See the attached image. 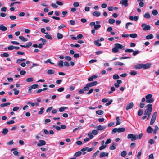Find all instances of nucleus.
Returning a JSON list of instances; mask_svg holds the SVG:
<instances>
[{
	"label": "nucleus",
	"instance_id": "nucleus-1",
	"mask_svg": "<svg viewBox=\"0 0 159 159\" xmlns=\"http://www.w3.org/2000/svg\"><path fill=\"white\" fill-rule=\"evenodd\" d=\"M125 49L124 46L119 43L114 44V47L112 49V51L114 53H116L119 51V49L123 50Z\"/></svg>",
	"mask_w": 159,
	"mask_h": 159
},
{
	"label": "nucleus",
	"instance_id": "nucleus-2",
	"mask_svg": "<svg viewBox=\"0 0 159 159\" xmlns=\"http://www.w3.org/2000/svg\"><path fill=\"white\" fill-rule=\"evenodd\" d=\"M147 109L144 111V114H146L147 113L149 114H151L152 111V105L151 104H148L146 106Z\"/></svg>",
	"mask_w": 159,
	"mask_h": 159
},
{
	"label": "nucleus",
	"instance_id": "nucleus-3",
	"mask_svg": "<svg viewBox=\"0 0 159 159\" xmlns=\"http://www.w3.org/2000/svg\"><path fill=\"white\" fill-rule=\"evenodd\" d=\"M127 138L131 139V141H133L136 140L138 139V136L137 135H134L132 134H130L128 135Z\"/></svg>",
	"mask_w": 159,
	"mask_h": 159
},
{
	"label": "nucleus",
	"instance_id": "nucleus-4",
	"mask_svg": "<svg viewBox=\"0 0 159 159\" xmlns=\"http://www.w3.org/2000/svg\"><path fill=\"white\" fill-rule=\"evenodd\" d=\"M157 114V112H155L153 114L150 122V124L151 125H152L154 123L156 120Z\"/></svg>",
	"mask_w": 159,
	"mask_h": 159
},
{
	"label": "nucleus",
	"instance_id": "nucleus-5",
	"mask_svg": "<svg viewBox=\"0 0 159 159\" xmlns=\"http://www.w3.org/2000/svg\"><path fill=\"white\" fill-rule=\"evenodd\" d=\"M89 25L91 27H92L94 26V29L95 30H97L100 28L101 27V25L99 24H95V22H91L90 23Z\"/></svg>",
	"mask_w": 159,
	"mask_h": 159
},
{
	"label": "nucleus",
	"instance_id": "nucleus-6",
	"mask_svg": "<svg viewBox=\"0 0 159 159\" xmlns=\"http://www.w3.org/2000/svg\"><path fill=\"white\" fill-rule=\"evenodd\" d=\"M141 26L142 27H143V30L144 31L149 30L151 28V27L150 25H147L145 23L142 24Z\"/></svg>",
	"mask_w": 159,
	"mask_h": 159
},
{
	"label": "nucleus",
	"instance_id": "nucleus-7",
	"mask_svg": "<svg viewBox=\"0 0 159 159\" xmlns=\"http://www.w3.org/2000/svg\"><path fill=\"white\" fill-rule=\"evenodd\" d=\"M38 87L39 85L38 84H33L30 86H29L28 88V92L29 93H31V90L32 89H36L38 88Z\"/></svg>",
	"mask_w": 159,
	"mask_h": 159
},
{
	"label": "nucleus",
	"instance_id": "nucleus-8",
	"mask_svg": "<svg viewBox=\"0 0 159 159\" xmlns=\"http://www.w3.org/2000/svg\"><path fill=\"white\" fill-rule=\"evenodd\" d=\"M106 128L105 126H102L101 125H99L98 126L95 127V128H96L98 131H102L104 130Z\"/></svg>",
	"mask_w": 159,
	"mask_h": 159
},
{
	"label": "nucleus",
	"instance_id": "nucleus-9",
	"mask_svg": "<svg viewBox=\"0 0 159 159\" xmlns=\"http://www.w3.org/2000/svg\"><path fill=\"white\" fill-rule=\"evenodd\" d=\"M120 3L123 5H124L125 7H126L128 5V1L126 0H120Z\"/></svg>",
	"mask_w": 159,
	"mask_h": 159
},
{
	"label": "nucleus",
	"instance_id": "nucleus-10",
	"mask_svg": "<svg viewBox=\"0 0 159 159\" xmlns=\"http://www.w3.org/2000/svg\"><path fill=\"white\" fill-rule=\"evenodd\" d=\"M134 107V104L132 102H130L129 103H128L126 107V109L127 110H128L129 109L132 108Z\"/></svg>",
	"mask_w": 159,
	"mask_h": 159
},
{
	"label": "nucleus",
	"instance_id": "nucleus-11",
	"mask_svg": "<svg viewBox=\"0 0 159 159\" xmlns=\"http://www.w3.org/2000/svg\"><path fill=\"white\" fill-rule=\"evenodd\" d=\"M142 68L144 69H147L150 68L151 66V64L149 63H147L146 64H144L142 63Z\"/></svg>",
	"mask_w": 159,
	"mask_h": 159
},
{
	"label": "nucleus",
	"instance_id": "nucleus-12",
	"mask_svg": "<svg viewBox=\"0 0 159 159\" xmlns=\"http://www.w3.org/2000/svg\"><path fill=\"white\" fill-rule=\"evenodd\" d=\"M117 145V144L115 142H113L112 143V145L110 146L109 147V149L110 150H114L116 148L115 146Z\"/></svg>",
	"mask_w": 159,
	"mask_h": 159
},
{
	"label": "nucleus",
	"instance_id": "nucleus-13",
	"mask_svg": "<svg viewBox=\"0 0 159 159\" xmlns=\"http://www.w3.org/2000/svg\"><path fill=\"white\" fill-rule=\"evenodd\" d=\"M134 68L136 69H139L142 68V63L138 64L134 66Z\"/></svg>",
	"mask_w": 159,
	"mask_h": 159
},
{
	"label": "nucleus",
	"instance_id": "nucleus-14",
	"mask_svg": "<svg viewBox=\"0 0 159 159\" xmlns=\"http://www.w3.org/2000/svg\"><path fill=\"white\" fill-rule=\"evenodd\" d=\"M97 83H98L97 81H94L91 83H88L87 84L90 87L96 85L97 84Z\"/></svg>",
	"mask_w": 159,
	"mask_h": 159
},
{
	"label": "nucleus",
	"instance_id": "nucleus-15",
	"mask_svg": "<svg viewBox=\"0 0 159 159\" xmlns=\"http://www.w3.org/2000/svg\"><path fill=\"white\" fill-rule=\"evenodd\" d=\"M46 144V142L44 140H40L39 141V143L37 144V146H41Z\"/></svg>",
	"mask_w": 159,
	"mask_h": 159
},
{
	"label": "nucleus",
	"instance_id": "nucleus-16",
	"mask_svg": "<svg viewBox=\"0 0 159 159\" xmlns=\"http://www.w3.org/2000/svg\"><path fill=\"white\" fill-rule=\"evenodd\" d=\"M109 153L107 152H101L99 155V157L100 158L103 157L105 156H107Z\"/></svg>",
	"mask_w": 159,
	"mask_h": 159
},
{
	"label": "nucleus",
	"instance_id": "nucleus-17",
	"mask_svg": "<svg viewBox=\"0 0 159 159\" xmlns=\"http://www.w3.org/2000/svg\"><path fill=\"white\" fill-rule=\"evenodd\" d=\"M32 45V43L31 42H29L28 43H27L26 45H20V46L21 47H24L25 48H28L30 46H31Z\"/></svg>",
	"mask_w": 159,
	"mask_h": 159
},
{
	"label": "nucleus",
	"instance_id": "nucleus-18",
	"mask_svg": "<svg viewBox=\"0 0 159 159\" xmlns=\"http://www.w3.org/2000/svg\"><path fill=\"white\" fill-rule=\"evenodd\" d=\"M93 15L95 16L98 17L100 16L101 13L98 11H96L93 13Z\"/></svg>",
	"mask_w": 159,
	"mask_h": 159
},
{
	"label": "nucleus",
	"instance_id": "nucleus-19",
	"mask_svg": "<svg viewBox=\"0 0 159 159\" xmlns=\"http://www.w3.org/2000/svg\"><path fill=\"white\" fill-rule=\"evenodd\" d=\"M0 30L2 31H5L7 30V28L2 25H0Z\"/></svg>",
	"mask_w": 159,
	"mask_h": 159
},
{
	"label": "nucleus",
	"instance_id": "nucleus-20",
	"mask_svg": "<svg viewBox=\"0 0 159 159\" xmlns=\"http://www.w3.org/2000/svg\"><path fill=\"white\" fill-rule=\"evenodd\" d=\"M116 125H118L121 123V120L118 116L116 117Z\"/></svg>",
	"mask_w": 159,
	"mask_h": 159
},
{
	"label": "nucleus",
	"instance_id": "nucleus-21",
	"mask_svg": "<svg viewBox=\"0 0 159 159\" xmlns=\"http://www.w3.org/2000/svg\"><path fill=\"white\" fill-rule=\"evenodd\" d=\"M57 39H62L63 37L62 34L59 33H57Z\"/></svg>",
	"mask_w": 159,
	"mask_h": 159
},
{
	"label": "nucleus",
	"instance_id": "nucleus-22",
	"mask_svg": "<svg viewBox=\"0 0 159 159\" xmlns=\"http://www.w3.org/2000/svg\"><path fill=\"white\" fill-rule=\"evenodd\" d=\"M153 35L152 34H151L146 36L145 37V38L147 39H150L153 38Z\"/></svg>",
	"mask_w": 159,
	"mask_h": 159
},
{
	"label": "nucleus",
	"instance_id": "nucleus-23",
	"mask_svg": "<svg viewBox=\"0 0 159 159\" xmlns=\"http://www.w3.org/2000/svg\"><path fill=\"white\" fill-rule=\"evenodd\" d=\"M153 131V129L150 126L148 127L147 129V132L148 133H151Z\"/></svg>",
	"mask_w": 159,
	"mask_h": 159
},
{
	"label": "nucleus",
	"instance_id": "nucleus-24",
	"mask_svg": "<svg viewBox=\"0 0 159 159\" xmlns=\"http://www.w3.org/2000/svg\"><path fill=\"white\" fill-rule=\"evenodd\" d=\"M8 130L6 128H4L2 132V134L3 135H6L8 132Z\"/></svg>",
	"mask_w": 159,
	"mask_h": 159
},
{
	"label": "nucleus",
	"instance_id": "nucleus-25",
	"mask_svg": "<svg viewBox=\"0 0 159 159\" xmlns=\"http://www.w3.org/2000/svg\"><path fill=\"white\" fill-rule=\"evenodd\" d=\"M144 17L146 19H149L151 16L149 12L146 13L144 15Z\"/></svg>",
	"mask_w": 159,
	"mask_h": 159
},
{
	"label": "nucleus",
	"instance_id": "nucleus-26",
	"mask_svg": "<svg viewBox=\"0 0 159 159\" xmlns=\"http://www.w3.org/2000/svg\"><path fill=\"white\" fill-rule=\"evenodd\" d=\"M117 130L118 133L123 132L125 131V129L124 127L119 128H117Z\"/></svg>",
	"mask_w": 159,
	"mask_h": 159
},
{
	"label": "nucleus",
	"instance_id": "nucleus-27",
	"mask_svg": "<svg viewBox=\"0 0 159 159\" xmlns=\"http://www.w3.org/2000/svg\"><path fill=\"white\" fill-rule=\"evenodd\" d=\"M19 38L23 42H26L28 41L27 39L23 36H19Z\"/></svg>",
	"mask_w": 159,
	"mask_h": 159
},
{
	"label": "nucleus",
	"instance_id": "nucleus-28",
	"mask_svg": "<svg viewBox=\"0 0 159 159\" xmlns=\"http://www.w3.org/2000/svg\"><path fill=\"white\" fill-rule=\"evenodd\" d=\"M129 35L130 37L132 38H135L137 37V34L135 33L131 34Z\"/></svg>",
	"mask_w": 159,
	"mask_h": 159
},
{
	"label": "nucleus",
	"instance_id": "nucleus-29",
	"mask_svg": "<svg viewBox=\"0 0 159 159\" xmlns=\"http://www.w3.org/2000/svg\"><path fill=\"white\" fill-rule=\"evenodd\" d=\"M47 73L50 75L53 74L55 73V71L53 70L50 69L47 71Z\"/></svg>",
	"mask_w": 159,
	"mask_h": 159
},
{
	"label": "nucleus",
	"instance_id": "nucleus-30",
	"mask_svg": "<svg viewBox=\"0 0 159 159\" xmlns=\"http://www.w3.org/2000/svg\"><path fill=\"white\" fill-rule=\"evenodd\" d=\"M63 61L62 60H60L58 63V66L60 68H62L63 66Z\"/></svg>",
	"mask_w": 159,
	"mask_h": 159
},
{
	"label": "nucleus",
	"instance_id": "nucleus-31",
	"mask_svg": "<svg viewBox=\"0 0 159 159\" xmlns=\"http://www.w3.org/2000/svg\"><path fill=\"white\" fill-rule=\"evenodd\" d=\"M82 154L81 151H79L76 152L74 155V156L75 157L80 156Z\"/></svg>",
	"mask_w": 159,
	"mask_h": 159
},
{
	"label": "nucleus",
	"instance_id": "nucleus-32",
	"mask_svg": "<svg viewBox=\"0 0 159 159\" xmlns=\"http://www.w3.org/2000/svg\"><path fill=\"white\" fill-rule=\"evenodd\" d=\"M11 104L10 102H7L4 103H2L0 105L1 107H4L8 105H9Z\"/></svg>",
	"mask_w": 159,
	"mask_h": 159
},
{
	"label": "nucleus",
	"instance_id": "nucleus-33",
	"mask_svg": "<svg viewBox=\"0 0 159 159\" xmlns=\"http://www.w3.org/2000/svg\"><path fill=\"white\" fill-rule=\"evenodd\" d=\"M67 108L66 107H62L59 109V111L61 112H63L65 109H67Z\"/></svg>",
	"mask_w": 159,
	"mask_h": 159
},
{
	"label": "nucleus",
	"instance_id": "nucleus-34",
	"mask_svg": "<svg viewBox=\"0 0 159 159\" xmlns=\"http://www.w3.org/2000/svg\"><path fill=\"white\" fill-rule=\"evenodd\" d=\"M25 59H18L16 61V63L18 64L22 62L25 61Z\"/></svg>",
	"mask_w": 159,
	"mask_h": 159
},
{
	"label": "nucleus",
	"instance_id": "nucleus-35",
	"mask_svg": "<svg viewBox=\"0 0 159 159\" xmlns=\"http://www.w3.org/2000/svg\"><path fill=\"white\" fill-rule=\"evenodd\" d=\"M96 113L97 114H98L99 115H101L103 114L104 112L102 110H100L97 111H96Z\"/></svg>",
	"mask_w": 159,
	"mask_h": 159
},
{
	"label": "nucleus",
	"instance_id": "nucleus-36",
	"mask_svg": "<svg viewBox=\"0 0 159 159\" xmlns=\"http://www.w3.org/2000/svg\"><path fill=\"white\" fill-rule=\"evenodd\" d=\"M46 34L45 36V37L47 39H52V38L51 37V36L49 34H48V33L47 34Z\"/></svg>",
	"mask_w": 159,
	"mask_h": 159
},
{
	"label": "nucleus",
	"instance_id": "nucleus-37",
	"mask_svg": "<svg viewBox=\"0 0 159 159\" xmlns=\"http://www.w3.org/2000/svg\"><path fill=\"white\" fill-rule=\"evenodd\" d=\"M44 63L45 64H47L48 63H49L51 64H54V63L52 62L51 61V60L50 59H48L47 60L45 61H44Z\"/></svg>",
	"mask_w": 159,
	"mask_h": 159
},
{
	"label": "nucleus",
	"instance_id": "nucleus-38",
	"mask_svg": "<svg viewBox=\"0 0 159 159\" xmlns=\"http://www.w3.org/2000/svg\"><path fill=\"white\" fill-rule=\"evenodd\" d=\"M99 41L98 40V39L97 40L95 41L94 42V43L95 45H96L100 46L101 45V44L99 43Z\"/></svg>",
	"mask_w": 159,
	"mask_h": 159
},
{
	"label": "nucleus",
	"instance_id": "nucleus-39",
	"mask_svg": "<svg viewBox=\"0 0 159 159\" xmlns=\"http://www.w3.org/2000/svg\"><path fill=\"white\" fill-rule=\"evenodd\" d=\"M109 23L110 24H113L115 22V20L113 19H110L108 20Z\"/></svg>",
	"mask_w": 159,
	"mask_h": 159
},
{
	"label": "nucleus",
	"instance_id": "nucleus-40",
	"mask_svg": "<svg viewBox=\"0 0 159 159\" xmlns=\"http://www.w3.org/2000/svg\"><path fill=\"white\" fill-rule=\"evenodd\" d=\"M114 64L115 66L117 65H120V66H123L124 65V63L121 62H115L114 63Z\"/></svg>",
	"mask_w": 159,
	"mask_h": 159
},
{
	"label": "nucleus",
	"instance_id": "nucleus-41",
	"mask_svg": "<svg viewBox=\"0 0 159 159\" xmlns=\"http://www.w3.org/2000/svg\"><path fill=\"white\" fill-rule=\"evenodd\" d=\"M127 154V153L126 151H123L121 153V156L122 157H125Z\"/></svg>",
	"mask_w": 159,
	"mask_h": 159
},
{
	"label": "nucleus",
	"instance_id": "nucleus-42",
	"mask_svg": "<svg viewBox=\"0 0 159 159\" xmlns=\"http://www.w3.org/2000/svg\"><path fill=\"white\" fill-rule=\"evenodd\" d=\"M125 52L131 53L134 52V50L132 49H126L125 51Z\"/></svg>",
	"mask_w": 159,
	"mask_h": 159
},
{
	"label": "nucleus",
	"instance_id": "nucleus-43",
	"mask_svg": "<svg viewBox=\"0 0 159 159\" xmlns=\"http://www.w3.org/2000/svg\"><path fill=\"white\" fill-rule=\"evenodd\" d=\"M154 99L152 98H151L150 99L146 100V102L147 103H152L154 102Z\"/></svg>",
	"mask_w": 159,
	"mask_h": 159
},
{
	"label": "nucleus",
	"instance_id": "nucleus-44",
	"mask_svg": "<svg viewBox=\"0 0 159 159\" xmlns=\"http://www.w3.org/2000/svg\"><path fill=\"white\" fill-rule=\"evenodd\" d=\"M148 143L150 144H153L155 143V141L153 139H151L149 140Z\"/></svg>",
	"mask_w": 159,
	"mask_h": 159
},
{
	"label": "nucleus",
	"instance_id": "nucleus-45",
	"mask_svg": "<svg viewBox=\"0 0 159 159\" xmlns=\"http://www.w3.org/2000/svg\"><path fill=\"white\" fill-rule=\"evenodd\" d=\"M143 114V111L141 109H139V110L138 113V115L139 116H141Z\"/></svg>",
	"mask_w": 159,
	"mask_h": 159
},
{
	"label": "nucleus",
	"instance_id": "nucleus-46",
	"mask_svg": "<svg viewBox=\"0 0 159 159\" xmlns=\"http://www.w3.org/2000/svg\"><path fill=\"white\" fill-rule=\"evenodd\" d=\"M137 74V72L136 71L133 70L130 73V74L131 75L134 76L135 75Z\"/></svg>",
	"mask_w": 159,
	"mask_h": 159
},
{
	"label": "nucleus",
	"instance_id": "nucleus-47",
	"mask_svg": "<svg viewBox=\"0 0 159 159\" xmlns=\"http://www.w3.org/2000/svg\"><path fill=\"white\" fill-rule=\"evenodd\" d=\"M33 79L32 78L30 77L29 78L26 79V81L27 82H31L33 81Z\"/></svg>",
	"mask_w": 159,
	"mask_h": 159
},
{
	"label": "nucleus",
	"instance_id": "nucleus-48",
	"mask_svg": "<svg viewBox=\"0 0 159 159\" xmlns=\"http://www.w3.org/2000/svg\"><path fill=\"white\" fill-rule=\"evenodd\" d=\"M89 87L87 84L85 87L83 88L84 91H88L89 89Z\"/></svg>",
	"mask_w": 159,
	"mask_h": 159
},
{
	"label": "nucleus",
	"instance_id": "nucleus-49",
	"mask_svg": "<svg viewBox=\"0 0 159 159\" xmlns=\"http://www.w3.org/2000/svg\"><path fill=\"white\" fill-rule=\"evenodd\" d=\"M13 90L14 91V94L15 95H17L19 93V90H17L16 89H13Z\"/></svg>",
	"mask_w": 159,
	"mask_h": 159
},
{
	"label": "nucleus",
	"instance_id": "nucleus-50",
	"mask_svg": "<svg viewBox=\"0 0 159 159\" xmlns=\"http://www.w3.org/2000/svg\"><path fill=\"white\" fill-rule=\"evenodd\" d=\"M152 95L151 94H148L146 96L145 98L146 100H147L148 99L151 98L152 97Z\"/></svg>",
	"mask_w": 159,
	"mask_h": 159
},
{
	"label": "nucleus",
	"instance_id": "nucleus-51",
	"mask_svg": "<svg viewBox=\"0 0 159 159\" xmlns=\"http://www.w3.org/2000/svg\"><path fill=\"white\" fill-rule=\"evenodd\" d=\"M9 56V54L7 53H4L1 55V57H7Z\"/></svg>",
	"mask_w": 159,
	"mask_h": 159
},
{
	"label": "nucleus",
	"instance_id": "nucleus-52",
	"mask_svg": "<svg viewBox=\"0 0 159 159\" xmlns=\"http://www.w3.org/2000/svg\"><path fill=\"white\" fill-rule=\"evenodd\" d=\"M53 127L55 128L58 131L60 130L61 129V127L58 126L53 125Z\"/></svg>",
	"mask_w": 159,
	"mask_h": 159
},
{
	"label": "nucleus",
	"instance_id": "nucleus-53",
	"mask_svg": "<svg viewBox=\"0 0 159 159\" xmlns=\"http://www.w3.org/2000/svg\"><path fill=\"white\" fill-rule=\"evenodd\" d=\"M152 14L154 16H156L158 14L157 11L156 10H154L152 11Z\"/></svg>",
	"mask_w": 159,
	"mask_h": 159
},
{
	"label": "nucleus",
	"instance_id": "nucleus-54",
	"mask_svg": "<svg viewBox=\"0 0 159 159\" xmlns=\"http://www.w3.org/2000/svg\"><path fill=\"white\" fill-rule=\"evenodd\" d=\"M70 46L72 47H76L79 48L80 47V45L78 44H75V45H74L72 44H71L70 45Z\"/></svg>",
	"mask_w": 159,
	"mask_h": 159
},
{
	"label": "nucleus",
	"instance_id": "nucleus-55",
	"mask_svg": "<svg viewBox=\"0 0 159 159\" xmlns=\"http://www.w3.org/2000/svg\"><path fill=\"white\" fill-rule=\"evenodd\" d=\"M113 78L114 79H117L119 78V76L117 74H115L113 75Z\"/></svg>",
	"mask_w": 159,
	"mask_h": 159
},
{
	"label": "nucleus",
	"instance_id": "nucleus-56",
	"mask_svg": "<svg viewBox=\"0 0 159 159\" xmlns=\"http://www.w3.org/2000/svg\"><path fill=\"white\" fill-rule=\"evenodd\" d=\"M9 18L12 20H14L16 19V17L15 16L11 15L9 16Z\"/></svg>",
	"mask_w": 159,
	"mask_h": 159
},
{
	"label": "nucleus",
	"instance_id": "nucleus-57",
	"mask_svg": "<svg viewBox=\"0 0 159 159\" xmlns=\"http://www.w3.org/2000/svg\"><path fill=\"white\" fill-rule=\"evenodd\" d=\"M64 58L66 60L69 61H71L72 59L69 56H66L64 57Z\"/></svg>",
	"mask_w": 159,
	"mask_h": 159
},
{
	"label": "nucleus",
	"instance_id": "nucleus-58",
	"mask_svg": "<svg viewBox=\"0 0 159 159\" xmlns=\"http://www.w3.org/2000/svg\"><path fill=\"white\" fill-rule=\"evenodd\" d=\"M107 146V145H102V146H100L99 148V149L100 150H102L103 149H104V148H106Z\"/></svg>",
	"mask_w": 159,
	"mask_h": 159
},
{
	"label": "nucleus",
	"instance_id": "nucleus-59",
	"mask_svg": "<svg viewBox=\"0 0 159 159\" xmlns=\"http://www.w3.org/2000/svg\"><path fill=\"white\" fill-rule=\"evenodd\" d=\"M73 6L74 7H78L79 5V3L78 2H75L73 4Z\"/></svg>",
	"mask_w": 159,
	"mask_h": 159
},
{
	"label": "nucleus",
	"instance_id": "nucleus-60",
	"mask_svg": "<svg viewBox=\"0 0 159 159\" xmlns=\"http://www.w3.org/2000/svg\"><path fill=\"white\" fill-rule=\"evenodd\" d=\"M111 139H107L105 142V144L107 145V144L110 143L111 142Z\"/></svg>",
	"mask_w": 159,
	"mask_h": 159
},
{
	"label": "nucleus",
	"instance_id": "nucleus-61",
	"mask_svg": "<svg viewBox=\"0 0 159 159\" xmlns=\"http://www.w3.org/2000/svg\"><path fill=\"white\" fill-rule=\"evenodd\" d=\"M13 153L15 156H19V154H20V153L16 151H14L13 152Z\"/></svg>",
	"mask_w": 159,
	"mask_h": 159
},
{
	"label": "nucleus",
	"instance_id": "nucleus-62",
	"mask_svg": "<svg viewBox=\"0 0 159 159\" xmlns=\"http://www.w3.org/2000/svg\"><path fill=\"white\" fill-rule=\"evenodd\" d=\"M56 3L60 6H62L63 5V3L59 1H57L56 2Z\"/></svg>",
	"mask_w": 159,
	"mask_h": 159
},
{
	"label": "nucleus",
	"instance_id": "nucleus-63",
	"mask_svg": "<svg viewBox=\"0 0 159 159\" xmlns=\"http://www.w3.org/2000/svg\"><path fill=\"white\" fill-rule=\"evenodd\" d=\"M64 90V87H61V88H58L57 89V91L59 92H61L63 91Z\"/></svg>",
	"mask_w": 159,
	"mask_h": 159
},
{
	"label": "nucleus",
	"instance_id": "nucleus-64",
	"mask_svg": "<svg viewBox=\"0 0 159 159\" xmlns=\"http://www.w3.org/2000/svg\"><path fill=\"white\" fill-rule=\"evenodd\" d=\"M88 135L89 137V139H92L94 137L93 135L92 134V133H88Z\"/></svg>",
	"mask_w": 159,
	"mask_h": 159
}]
</instances>
